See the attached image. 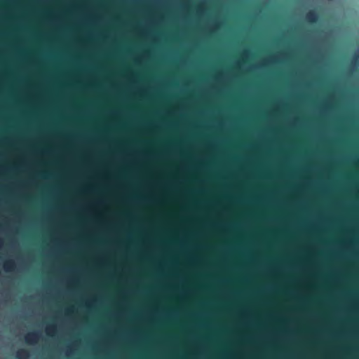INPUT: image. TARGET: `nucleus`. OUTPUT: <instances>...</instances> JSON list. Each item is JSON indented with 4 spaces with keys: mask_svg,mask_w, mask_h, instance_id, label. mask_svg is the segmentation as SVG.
Here are the masks:
<instances>
[{
    "mask_svg": "<svg viewBox=\"0 0 359 359\" xmlns=\"http://www.w3.org/2000/svg\"><path fill=\"white\" fill-rule=\"evenodd\" d=\"M15 268V263L13 260L9 259L4 262V269L7 272L13 271Z\"/></svg>",
    "mask_w": 359,
    "mask_h": 359,
    "instance_id": "3",
    "label": "nucleus"
},
{
    "mask_svg": "<svg viewBox=\"0 0 359 359\" xmlns=\"http://www.w3.org/2000/svg\"><path fill=\"white\" fill-rule=\"evenodd\" d=\"M55 331V327L53 325H50L46 328V332L48 335H51Z\"/></svg>",
    "mask_w": 359,
    "mask_h": 359,
    "instance_id": "6",
    "label": "nucleus"
},
{
    "mask_svg": "<svg viewBox=\"0 0 359 359\" xmlns=\"http://www.w3.org/2000/svg\"><path fill=\"white\" fill-rule=\"evenodd\" d=\"M358 60H359V51L358 53H355L353 55V58H352L351 62V65L352 66H356V65L358 62Z\"/></svg>",
    "mask_w": 359,
    "mask_h": 359,
    "instance_id": "5",
    "label": "nucleus"
},
{
    "mask_svg": "<svg viewBox=\"0 0 359 359\" xmlns=\"http://www.w3.org/2000/svg\"><path fill=\"white\" fill-rule=\"evenodd\" d=\"M15 357L17 359H28L29 352L26 349H20L17 351Z\"/></svg>",
    "mask_w": 359,
    "mask_h": 359,
    "instance_id": "4",
    "label": "nucleus"
},
{
    "mask_svg": "<svg viewBox=\"0 0 359 359\" xmlns=\"http://www.w3.org/2000/svg\"><path fill=\"white\" fill-rule=\"evenodd\" d=\"M39 334L37 332H32L27 334L25 337L26 343L34 344L36 343L39 339Z\"/></svg>",
    "mask_w": 359,
    "mask_h": 359,
    "instance_id": "1",
    "label": "nucleus"
},
{
    "mask_svg": "<svg viewBox=\"0 0 359 359\" xmlns=\"http://www.w3.org/2000/svg\"><path fill=\"white\" fill-rule=\"evenodd\" d=\"M305 18L310 23H316L318 20V14L315 10H311L306 14Z\"/></svg>",
    "mask_w": 359,
    "mask_h": 359,
    "instance_id": "2",
    "label": "nucleus"
}]
</instances>
